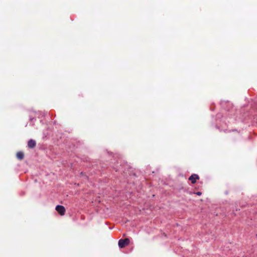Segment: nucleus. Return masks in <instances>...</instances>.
<instances>
[{
  "label": "nucleus",
  "mask_w": 257,
  "mask_h": 257,
  "mask_svg": "<svg viewBox=\"0 0 257 257\" xmlns=\"http://www.w3.org/2000/svg\"><path fill=\"white\" fill-rule=\"evenodd\" d=\"M130 243V239L127 238L119 240L118 244L120 248H122Z\"/></svg>",
  "instance_id": "f257e3e1"
},
{
  "label": "nucleus",
  "mask_w": 257,
  "mask_h": 257,
  "mask_svg": "<svg viewBox=\"0 0 257 257\" xmlns=\"http://www.w3.org/2000/svg\"><path fill=\"white\" fill-rule=\"evenodd\" d=\"M55 209L61 215H64L65 214V208L63 206L57 205Z\"/></svg>",
  "instance_id": "f03ea898"
},
{
  "label": "nucleus",
  "mask_w": 257,
  "mask_h": 257,
  "mask_svg": "<svg viewBox=\"0 0 257 257\" xmlns=\"http://www.w3.org/2000/svg\"><path fill=\"white\" fill-rule=\"evenodd\" d=\"M199 179V176L195 174L192 175L189 178V180L191 181L192 184H195L196 182V180Z\"/></svg>",
  "instance_id": "7ed1b4c3"
},
{
  "label": "nucleus",
  "mask_w": 257,
  "mask_h": 257,
  "mask_svg": "<svg viewBox=\"0 0 257 257\" xmlns=\"http://www.w3.org/2000/svg\"><path fill=\"white\" fill-rule=\"evenodd\" d=\"M36 143L34 140H30L28 141V146L29 148L32 149L36 147Z\"/></svg>",
  "instance_id": "20e7f679"
},
{
  "label": "nucleus",
  "mask_w": 257,
  "mask_h": 257,
  "mask_svg": "<svg viewBox=\"0 0 257 257\" xmlns=\"http://www.w3.org/2000/svg\"><path fill=\"white\" fill-rule=\"evenodd\" d=\"M16 157L18 159H19L20 160H22L24 158V154L23 152H21V151L18 152H17V153L16 154Z\"/></svg>",
  "instance_id": "39448f33"
},
{
  "label": "nucleus",
  "mask_w": 257,
  "mask_h": 257,
  "mask_svg": "<svg viewBox=\"0 0 257 257\" xmlns=\"http://www.w3.org/2000/svg\"><path fill=\"white\" fill-rule=\"evenodd\" d=\"M195 194H197V195L200 196L202 194V193L201 192H197Z\"/></svg>",
  "instance_id": "423d86ee"
}]
</instances>
